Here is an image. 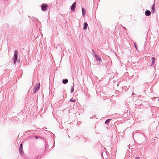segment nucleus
Here are the masks:
<instances>
[{
  "instance_id": "f257e3e1",
  "label": "nucleus",
  "mask_w": 159,
  "mask_h": 159,
  "mask_svg": "<svg viewBox=\"0 0 159 159\" xmlns=\"http://www.w3.org/2000/svg\"><path fill=\"white\" fill-rule=\"evenodd\" d=\"M40 83H38L35 85L34 88V89L33 92L34 93H36L37 92L39 91L40 87Z\"/></svg>"
},
{
  "instance_id": "f03ea898",
  "label": "nucleus",
  "mask_w": 159,
  "mask_h": 159,
  "mask_svg": "<svg viewBox=\"0 0 159 159\" xmlns=\"http://www.w3.org/2000/svg\"><path fill=\"white\" fill-rule=\"evenodd\" d=\"M18 57V51L17 50H15L14 52V64H15L17 61Z\"/></svg>"
},
{
  "instance_id": "7ed1b4c3",
  "label": "nucleus",
  "mask_w": 159,
  "mask_h": 159,
  "mask_svg": "<svg viewBox=\"0 0 159 159\" xmlns=\"http://www.w3.org/2000/svg\"><path fill=\"white\" fill-rule=\"evenodd\" d=\"M48 6L46 4H43L42 5L41 7L42 11H45L47 8Z\"/></svg>"
},
{
  "instance_id": "20e7f679",
  "label": "nucleus",
  "mask_w": 159,
  "mask_h": 159,
  "mask_svg": "<svg viewBox=\"0 0 159 159\" xmlns=\"http://www.w3.org/2000/svg\"><path fill=\"white\" fill-rule=\"evenodd\" d=\"M94 57L96 59V60L97 61H101L102 60L101 59V57L98 56L96 54H95L94 55Z\"/></svg>"
},
{
  "instance_id": "39448f33",
  "label": "nucleus",
  "mask_w": 159,
  "mask_h": 159,
  "mask_svg": "<svg viewBox=\"0 0 159 159\" xmlns=\"http://www.w3.org/2000/svg\"><path fill=\"white\" fill-rule=\"evenodd\" d=\"M76 5V3L75 2H74L72 4V6H71V9L72 11H74V10H75Z\"/></svg>"
},
{
  "instance_id": "423d86ee",
  "label": "nucleus",
  "mask_w": 159,
  "mask_h": 159,
  "mask_svg": "<svg viewBox=\"0 0 159 159\" xmlns=\"http://www.w3.org/2000/svg\"><path fill=\"white\" fill-rule=\"evenodd\" d=\"M155 5L154 3L152 6L151 12L152 13H154L155 12Z\"/></svg>"
},
{
  "instance_id": "0eeeda50",
  "label": "nucleus",
  "mask_w": 159,
  "mask_h": 159,
  "mask_svg": "<svg viewBox=\"0 0 159 159\" xmlns=\"http://www.w3.org/2000/svg\"><path fill=\"white\" fill-rule=\"evenodd\" d=\"M82 13L84 17L86 14V10L84 8H82Z\"/></svg>"
},
{
  "instance_id": "6e6552de",
  "label": "nucleus",
  "mask_w": 159,
  "mask_h": 159,
  "mask_svg": "<svg viewBox=\"0 0 159 159\" xmlns=\"http://www.w3.org/2000/svg\"><path fill=\"white\" fill-rule=\"evenodd\" d=\"M88 26V24L87 23L85 22L84 24L83 29L84 30L87 29Z\"/></svg>"
},
{
  "instance_id": "1a4fd4ad",
  "label": "nucleus",
  "mask_w": 159,
  "mask_h": 159,
  "mask_svg": "<svg viewBox=\"0 0 159 159\" xmlns=\"http://www.w3.org/2000/svg\"><path fill=\"white\" fill-rule=\"evenodd\" d=\"M151 12L147 10L145 11V14L147 16H148L150 15Z\"/></svg>"
},
{
  "instance_id": "9d476101",
  "label": "nucleus",
  "mask_w": 159,
  "mask_h": 159,
  "mask_svg": "<svg viewBox=\"0 0 159 159\" xmlns=\"http://www.w3.org/2000/svg\"><path fill=\"white\" fill-rule=\"evenodd\" d=\"M68 82V80L67 79H64L62 80V83L64 84H66Z\"/></svg>"
},
{
  "instance_id": "9b49d317",
  "label": "nucleus",
  "mask_w": 159,
  "mask_h": 159,
  "mask_svg": "<svg viewBox=\"0 0 159 159\" xmlns=\"http://www.w3.org/2000/svg\"><path fill=\"white\" fill-rule=\"evenodd\" d=\"M22 144L21 143L20 144V148H19V152L21 154H22Z\"/></svg>"
},
{
  "instance_id": "f8f14e48",
  "label": "nucleus",
  "mask_w": 159,
  "mask_h": 159,
  "mask_svg": "<svg viewBox=\"0 0 159 159\" xmlns=\"http://www.w3.org/2000/svg\"><path fill=\"white\" fill-rule=\"evenodd\" d=\"M155 58L154 57H153L152 58V64H153L155 62Z\"/></svg>"
},
{
  "instance_id": "ddd939ff",
  "label": "nucleus",
  "mask_w": 159,
  "mask_h": 159,
  "mask_svg": "<svg viewBox=\"0 0 159 159\" xmlns=\"http://www.w3.org/2000/svg\"><path fill=\"white\" fill-rule=\"evenodd\" d=\"M111 120V119L107 120L105 122V124H107Z\"/></svg>"
},
{
  "instance_id": "4468645a",
  "label": "nucleus",
  "mask_w": 159,
  "mask_h": 159,
  "mask_svg": "<svg viewBox=\"0 0 159 159\" xmlns=\"http://www.w3.org/2000/svg\"><path fill=\"white\" fill-rule=\"evenodd\" d=\"M70 102H75L76 101L74 99L72 98L70 99Z\"/></svg>"
},
{
  "instance_id": "2eb2a0df",
  "label": "nucleus",
  "mask_w": 159,
  "mask_h": 159,
  "mask_svg": "<svg viewBox=\"0 0 159 159\" xmlns=\"http://www.w3.org/2000/svg\"><path fill=\"white\" fill-rule=\"evenodd\" d=\"M74 91V88L73 87H72L71 89L70 92L71 93H73Z\"/></svg>"
},
{
  "instance_id": "dca6fc26",
  "label": "nucleus",
  "mask_w": 159,
  "mask_h": 159,
  "mask_svg": "<svg viewBox=\"0 0 159 159\" xmlns=\"http://www.w3.org/2000/svg\"><path fill=\"white\" fill-rule=\"evenodd\" d=\"M92 52H93V55H94V54H96L95 52H94V51L93 50H92Z\"/></svg>"
},
{
  "instance_id": "f3484780",
  "label": "nucleus",
  "mask_w": 159,
  "mask_h": 159,
  "mask_svg": "<svg viewBox=\"0 0 159 159\" xmlns=\"http://www.w3.org/2000/svg\"><path fill=\"white\" fill-rule=\"evenodd\" d=\"M134 47L136 49H137V46H136L135 43H134Z\"/></svg>"
},
{
  "instance_id": "a211bd4d",
  "label": "nucleus",
  "mask_w": 159,
  "mask_h": 159,
  "mask_svg": "<svg viewBox=\"0 0 159 159\" xmlns=\"http://www.w3.org/2000/svg\"><path fill=\"white\" fill-rule=\"evenodd\" d=\"M140 157H136V159H139Z\"/></svg>"
},
{
  "instance_id": "6ab92c4d",
  "label": "nucleus",
  "mask_w": 159,
  "mask_h": 159,
  "mask_svg": "<svg viewBox=\"0 0 159 159\" xmlns=\"http://www.w3.org/2000/svg\"><path fill=\"white\" fill-rule=\"evenodd\" d=\"M38 138V137H37V136H36V137H35V138H36V139H37Z\"/></svg>"
}]
</instances>
